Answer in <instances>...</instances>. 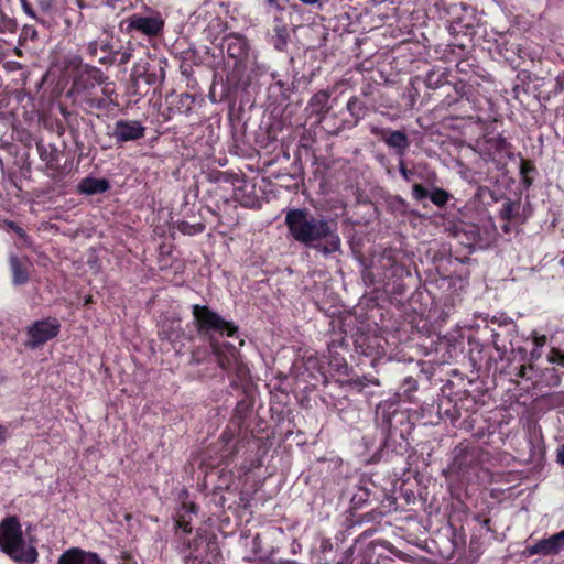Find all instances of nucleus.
<instances>
[{"label":"nucleus","mask_w":564,"mask_h":564,"mask_svg":"<svg viewBox=\"0 0 564 564\" xmlns=\"http://www.w3.org/2000/svg\"><path fill=\"white\" fill-rule=\"evenodd\" d=\"M290 35L288 28L285 25H276L274 28V35L272 36V42L274 47L278 51H284L288 42H289Z\"/></svg>","instance_id":"nucleus-16"},{"label":"nucleus","mask_w":564,"mask_h":564,"mask_svg":"<svg viewBox=\"0 0 564 564\" xmlns=\"http://www.w3.org/2000/svg\"><path fill=\"white\" fill-rule=\"evenodd\" d=\"M560 263L564 267V257L561 259Z\"/></svg>","instance_id":"nucleus-42"},{"label":"nucleus","mask_w":564,"mask_h":564,"mask_svg":"<svg viewBox=\"0 0 564 564\" xmlns=\"http://www.w3.org/2000/svg\"><path fill=\"white\" fill-rule=\"evenodd\" d=\"M372 383H373V384H376V386H378V384H379V380H378V379H376V380H373V381H372Z\"/></svg>","instance_id":"nucleus-40"},{"label":"nucleus","mask_w":564,"mask_h":564,"mask_svg":"<svg viewBox=\"0 0 564 564\" xmlns=\"http://www.w3.org/2000/svg\"><path fill=\"white\" fill-rule=\"evenodd\" d=\"M226 51L229 57L242 61L248 55V41L246 37L237 34H230L226 37Z\"/></svg>","instance_id":"nucleus-9"},{"label":"nucleus","mask_w":564,"mask_h":564,"mask_svg":"<svg viewBox=\"0 0 564 564\" xmlns=\"http://www.w3.org/2000/svg\"><path fill=\"white\" fill-rule=\"evenodd\" d=\"M557 462L564 466V444L557 448Z\"/></svg>","instance_id":"nucleus-28"},{"label":"nucleus","mask_w":564,"mask_h":564,"mask_svg":"<svg viewBox=\"0 0 564 564\" xmlns=\"http://www.w3.org/2000/svg\"><path fill=\"white\" fill-rule=\"evenodd\" d=\"M545 341V336H543L541 339H540V343L543 344Z\"/></svg>","instance_id":"nucleus-41"},{"label":"nucleus","mask_w":564,"mask_h":564,"mask_svg":"<svg viewBox=\"0 0 564 564\" xmlns=\"http://www.w3.org/2000/svg\"><path fill=\"white\" fill-rule=\"evenodd\" d=\"M360 106V100L357 97H351L347 102V109L350 111L352 116H355V110Z\"/></svg>","instance_id":"nucleus-24"},{"label":"nucleus","mask_w":564,"mask_h":564,"mask_svg":"<svg viewBox=\"0 0 564 564\" xmlns=\"http://www.w3.org/2000/svg\"><path fill=\"white\" fill-rule=\"evenodd\" d=\"M412 196L416 200H422L429 196V192L423 185L414 184L412 187Z\"/></svg>","instance_id":"nucleus-19"},{"label":"nucleus","mask_w":564,"mask_h":564,"mask_svg":"<svg viewBox=\"0 0 564 564\" xmlns=\"http://www.w3.org/2000/svg\"><path fill=\"white\" fill-rule=\"evenodd\" d=\"M498 143H499V145L502 148V147H505V145H506V140H505V139H499V140H498Z\"/></svg>","instance_id":"nucleus-39"},{"label":"nucleus","mask_w":564,"mask_h":564,"mask_svg":"<svg viewBox=\"0 0 564 564\" xmlns=\"http://www.w3.org/2000/svg\"><path fill=\"white\" fill-rule=\"evenodd\" d=\"M279 0H267L268 4L275 6L276 8L281 9V7L278 3Z\"/></svg>","instance_id":"nucleus-37"},{"label":"nucleus","mask_w":564,"mask_h":564,"mask_svg":"<svg viewBox=\"0 0 564 564\" xmlns=\"http://www.w3.org/2000/svg\"><path fill=\"white\" fill-rule=\"evenodd\" d=\"M405 383L409 386V390H415L416 389V381L412 378H406Z\"/></svg>","instance_id":"nucleus-30"},{"label":"nucleus","mask_w":564,"mask_h":564,"mask_svg":"<svg viewBox=\"0 0 564 564\" xmlns=\"http://www.w3.org/2000/svg\"><path fill=\"white\" fill-rule=\"evenodd\" d=\"M109 188V182L105 178H84L79 185L78 191L83 194L94 195L104 193Z\"/></svg>","instance_id":"nucleus-12"},{"label":"nucleus","mask_w":564,"mask_h":564,"mask_svg":"<svg viewBox=\"0 0 564 564\" xmlns=\"http://www.w3.org/2000/svg\"><path fill=\"white\" fill-rule=\"evenodd\" d=\"M132 25L148 35H155L162 30L163 22L158 19L142 17L135 19Z\"/></svg>","instance_id":"nucleus-13"},{"label":"nucleus","mask_w":564,"mask_h":564,"mask_svg":"<svg viewBox=\"0 0 564 564\" xmlns=\"http://www.w3.org/2000/svg\"><path fill=\"white\" fill-rule=\"evenodd\" d=\"M0 547L18 563L33 564L39 553L33 545H26L21 525L15 517H8L0 523Z\"/></svg>","instance_id":"nucleus-2"},{"label":"nucleus","mask_w":564,"mask_h":564,"mask_svg":"<svg viewBox=\"0 0 564 564\" xmlns=\"http://www.w3.org/2000/svg\"><path fill=\"white\" fill-rule=\"evenodd\" d=\"M119 55V58L116 61L118 62L119 65H126L127 63H129L130 58H131V53L130 51H124V52H120L117 54V56Z\"/></svg>","instance_id":"nucleus-22"},{"label":"nucleus","mask_w":564,"mask_h":564,"mask_svg":"<svg viewBox=\"0 0 564 564\" xmlns=\"http://www.w3.org/2000/svg\"><path fill=\"white\" fill-rule=\"evenodd\" d=\"M213 352L220 368L227 370L237 361V350L234 345H223L212 341Z\"/></svg>","instance_id":"nucleus-10"},{"label":"nucleus","mask_w":564,"mask_h":564,"mask_svg":"<svg viewBox=\"0 0 564 564\" xmlns=\"http://www.w3.org/2000/svg\"><path fill=\"white\" fill-rule=\"evenodd\" d=\"M329 93L327 90L317 91L311 99L310 105L317 113H326L329 110Z\"/></svg>","instance_id":"nucleus-14"},{"label":"nucleus","mask_w":564,"mask_h":564,"mask_svg":"<svg viewBox=\"0 0 564 564\" xmlns=\"http://www.w3.org/2000/svg\"><path fill=\"white\" fill-rule=\"evenodd\" d=\"M525 370H527V367L525 366H521L519 368V371H518L517 376L520 377V378H524L525 377Z\"/></svg>","instance_id":"nucleus-34"},{"label":"nucleus","mask_w":564,"mask_h":564,"mask_svg":"<svg viewBox=\"0 0 564 564\" xmlns=\"http://www.w3.org/2000/svg\"><path fill=\"white\" fill-rule=\"evenodd\" d=\"M145 127L138 120H117L111 135L117 143L137 141L144 137Z\"/></svg>","instance_id":"nucleus-6"},{"label":"nucleus","mask_w":564,"mask_h":564,"mask_svg":"<svg viewBox=\"0 0 564 564\" xmlns=\"http://www.w3.org/2000/svg\"><path fill=\"white\" fill-rule=\"evenodd\" d=\"M9 227L22 239L26 240L28 236L25 231L14 223H9Z\"/></svg>","instance_id":"nucleus-25"},{"label":"nucleus","mask_w":564,"mask_h":564,"mask_svg":"<svg viewBox=\"0 0 564 564\" xmlns=\"http://www.w3.org/2000/svg\"><path fill=\"white\" fill-rule=\"evenodd\" d=\"M372 134L381 137V139L386 142L389 148L395 149L397 153L400 156H403L406 149L410 145L408 135L403 131H392L387 133L384 129H380L377 127L371 128Z\"/></svg>","instance_id":"nucleus-7"},{"label":"nucleus","mask_w":564,"mask_h":564,"mask_svg":"<svg viewBox=\"0 0 564 564\" xmlns=\"http://www.w3.org/2000/svg\"><path fill=\"white\" fill-rule=\"evenodd\" d=\"M285 225L295 241L314 248L325 257L341 250L338 225L333 218L313 215L305 208H294L286 213Z\"/></svg>","instance_id":"nucleus-1"},{"label":"nucleus","mask_w":564,"mask_h":564,"mask_svg":"<svg viewBox=\"0 0 564 564\" xmlns=\"http://www.w3.org/2000/svg\"><path fill=\"white\" fill-rule=\"evenodd\" d=\"M429 196L432 203L438 207L445 206L451 197L449 193L443 188H435Z\"/></svg>","instance_id":"nucleus-17"},{"label":"nucleus","mask_w":564,"mask_h":564,"mask_svg":"<svg viewBox=\"0 0 564 564\" xmlns=\"http://www.w3.org/2000/svg\"><path fill=\"white\" fill-rule=\"evenodd\" d=\"M61 325L56 318H46L33 323L28 328V341L25 345L35 349L57 336Z\"/></svg>","instance_id":"nucleus-5"},{"label":"nucleus","mask_w":564,"mask_h":564,"mask_svg":"<svg viewBox=\"0 0 564 564\" xmlns=\"http://www.w3.org/2000/svg\"><path fill=\"white\" fill-rule=\"evenodd\" d=\"M564 550V530L542 539L530 547V554L554 555Z\"/></svg>","instance_id":"nucleus-8"},{"label":"nucleus","mask_w":564,"mask_h":564,"mask_svg":"<svg viewBox=\"0 0 564 564\" xmlns=\"http://www.w3.org/2000/svg\"><path fill=\"white\" fill-rule=\"evenodd\" d=\"M112 40L113 37L108 31H100L95 40L87 43L88 54L104 65L115 64L119 50L113 48Z\"/></svg>","instance_id":"nucleus-4"},{"label":"nucleus","mask_w":564,"mask_h":564,"mask_svg":"<svg viewBox=\"0 0 564 564\" xmlns=\"http://www.w3.org/2000/svg\"><path fill=\"white\" fill-rule=\"evenodd\" d=\"M39 6L44 12H48L52 8V0H39Z\"/></svg>","instance_id":"nucleus-27"},{"label":"nucleus","mask_w":564,"mask_h":564,"mask_svg":"<svg viewBox=\"0 0 564 564\" xmlns=\"http://www.w3.org/2000/svg\"><path fill=\"white\" fill-rule=\"evenodd\" d=\"M7 438V429L0 425V444H2Z\"/></svg>","instance_id":"nucleus-32"},{"label":"nucleus","mask_w":564,"mask_h":564,"mask_svg":"<svg viewBox=\"0 0 564 564\" xmlns=\"http://www.w3.org/2000/svg\"><path fill=\"white\" fill-rule=\"evenodd\" d=\"M176 524H177V528H181L184 532H186V533L192 532V527H191L189 522H186L185 520L180 519L176 521Z\"/></svg>","instance_id":"nucleus-26"},{"label":"nucleus","mask_w":564,"mask_h":564,"mask_svg":"<svg viewBox=\"0 0 564 564\" xmlns=\"http://www.w3.org/2000/svg\"><path fill=\"white\" fill-rule=\"evenodd\" d=\"M321 549H322V551H323V552H326V551H328V550H332V543H330V541H329V540H327V539H324V540L322 541Z\"/></svg>","instance_id":"nucleus-29"},{"label":"nucleus","mask_w":564,"mask_h":564,"mask_svg":"<svg viewBox=\"0 0 564 564\" xmlns=\"http://www.w3.org/2000/svg\"><path fill=\"white\" fill-rule=\"evenodd\" d=\"M519 205L511 200H507L503 203L502 208L500 209V217L505 220H511L514 217V209L518 208Z\"/></svg>","instance_id":"nucleus-18"},{"label":"nucleus","mask_w":564,"mask_h":564,"mask_svg":"<svg viewBox=\"0 0 564 564\" xmlns=\"http://www.w3.org/2000/svg\"><path fill=\"white\" fill-rule=\"evenodd\" d=\"M121 557H122L123 560H128V561H130V560H131V555H130L128 552H123V553H122V555H121Z\"/></svg>","instance_id":"nucleus-38"},{"label":"nucleus","mask_w":564,"mask_h":564,"mask_svg":"<svg viewBox=\"0 0 564 564\" xmlns=\"http://www.w3.org/2000/svg\"><path fill=\"white\" fill-rule=\"evenodd\" d=\"M549 360L564 367V351L553 348L550 352Z\"/></svg>","instance_id":"nucleus-20"},{"label":"nucleus","mask_w":564,"mask_h":564,"mask_svg":"<svg viewBox=\"0 0 564 564\" xmlns=\"http://www.w3.org/2000/svg\"><path fill=\"white\" fill-rule=\"evenodd\" d=\"M24 11H25L29 15L34 17V12H33V10H32L29 6H26V4H24Z\"/></svg>","instance_id":"nucleus-35"},{"label":"nucleus","mask_w":564,"mask_h":564,"mask_svg":"<svg viewBox=\"0 0 564 564\" xmlns=\"http://www.w3.org/2000/svg\"><path fill=\"white\" fill-rule=\"evenodd\" d=\"M86 551L79 547H72L65 551L58 558V564H82Z\"/></svg>","instance_id":"nucleus-15"},{"label":"nucleus","mask_w":564,"mask_h":564,"mask_svg":"<svg viewBox=\"0 0 564 564\" xmlns=\"http://www.w3.org/2000/svg\"><path fill=\"white\" fill-rule=\"evenodd\" d=\"M470 232L475 236V237H474V241H477V240H478V237H479V229H478V227H476V226H471V230H470Z\"/></svg>","instance_id":"nucleus-33"},{"label":"nucleus","mask_w":564,"mask_h":564,"mask_svg":"<svg viewBox=\"0 0 564 564\" xmlns=\"http://www.w3.org/2000/svg\"><path fill=\"white\" fill-rule=\"evenodd\" d=\"M30 263L28 260H22L17 256L10 257V267L12 271V282L14 285L25 284L30 279L29 268Z\"/></svg>","instance_id":"nucleus-11"},{"label":"nucleus","mask_w":564,"mask_h":564,"mask_svg":"<svg viewBox=\"0 0 564 564\" xmlns=\"http://www.w3.org/2000/svg\"><path fill=\"white\" fill-rule=\"evenodd\" d=\"M181 100H182V101H189V102H194V96H193V95H191V94L185 93V94H182V95H181Z\"/></svg>","instance_id":"nucleus-31"},{"label":"nucleus","mask_w":564,"mask_h":564,"mask_svg":"<svg viewBox=\"0 0 564 564\" xmlns=\"http://www.w3.org/2000/svg\"><path fill=\"white\" fill-rule=\"evenodd\" d=\"M399 171L405 181H410L411 175H413V172L406 169L402 160L399 162Z\"/></svg>","instance_id":"nucleus-23"},{"label":"nucleus","mask_w":564,"mask_h":564,"mask_svg":"<svg viewBox=\"0 0 564 564\" xmlns=\"http://www.w3.org/2000/svg\"><path fill=\"white\" fill-rule=\"evenodd\" d=\"M193 316L197 323V330L199 334H207L210 330H214L220 334L226 333L227 336L232 337L238 330L237 326L223 319L220 315L205 305H194Z\"/></svg>","instance_id":"nucleus-3"},{"label":"nucleus","mask_w":564,"mask_h":564,"mask_svg":"<svg viewBox=\"0 0 564 564\" xmlns=\"http://www.w3.org/2000/svg\"><path fill=\"white\" fill-rule=\"evenodd\" d=\"M99 78H100V83H102V80L105 79L102 75H99Z\"/></svg>","instance_id":"nucleus-43"},{"label":"nucleus","mask_w":564,"mask_h":564,"mask_svg":"<svg viewBox=\"0 0 564 564\" xmlns=\"http://www.w3.org/2000/svg\"><path fill=\"white\" fill-rule=\"evenodd\" d=\"M82 564H106L102 558L99 557L97 553L86 552V555L83 558Z\"/></svg>","instance_id":"nucleus-21"},{"label":"nucleus","mask_w":564,"mask_h":564,"mask_svg":"<svg viewBox=\"0 0 564 564\" xmlns=\"http://www.w3.org/2000/svg\"><path fill=\"white\" fill-rule=\"evenodd\" d=\"M302 3L304 4H315L317 3L319 0H300Z\"/></svg>","instance_id":"nucleus-36"}]
</instances>
